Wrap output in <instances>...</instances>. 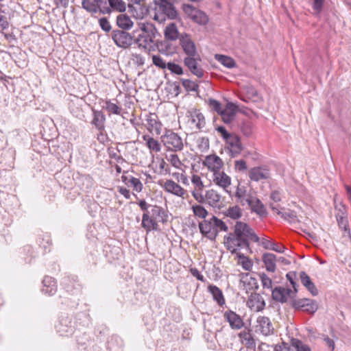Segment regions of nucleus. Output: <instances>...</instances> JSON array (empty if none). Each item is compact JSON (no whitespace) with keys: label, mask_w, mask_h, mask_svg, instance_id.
<instances>
[{"label":"nucleus","mask_w":351,"mask_h":351,"mask_svg":"<svg viewBox=\"0 0 351 351\" xmlns=\"http://www.w3.org/2000/svg\"><path fill=\"white\" fill-rule=\"evenodd\" d=\"M60 285L65 291V295H60V298H64L61 304L71 308H76L79 305V296L82 291V286L77 276L73 274L64 275L61 280Z\"/></svg>","instance_id":"f257e3e1"},{"label":"nucleus","mask_w":351,"mask_h":351,"mask_svg":"<svg viewBox=\"0 0 351 351\" xmlns=\"http://www.w3.org/2000/svg\"><path fill=\"white\" fill-rule=\"evenodd\" d=\"M138 25L141 33L136 37L134 36V44H136L138 48L146 51H154L155 39L157 35H159L156 26L153 23L147 22L139 23Z\"/></svg>","instance_id":"f03ea898"},{"label":"nucleus","mask_w":351,"mask_h":351,"mask_svg":"<svg viewBox=\"0 0 351 351\" xmlns=\"http://www.w3.org/2000/svg\"><path fill=\"white\" fill-rule=\"evenodd\" d=\"M235 233L237 234V243L235 246L240 248H245L247 251L252 252L250 241L258 243L259 237L254 230L246 223L237 221L235 224Z\"/></svg>","instance_id":"7ed1b4c3"},{"label":"nucleus","mask_w":351,"mask_h":351,"mask_svg":"<svg viewBox=\"0 0 351 351\" xmlns=\"http://www.w3.org/2000/svg\"><path fill=\"white\" fill-rule=\"evenodd\" d=\"M154 12L153 19L157 21L169 20L181 21L178 12L174 5V2L171 1L160 0V1H152L150 7Z\"/></svg>","instance_id":"20e7f679"},{"label":"nucleus","mask_w":351,"mask_h":351,"mask_svg":"<svg viewBox=\"0 0 351 351\" xmlns=\"http://www.w3.org/2000/svg\"><path fill=\"white\" fill-rule=\"evenodd\" d=\"M199 232L203 237L215 241L219 231L226 232L228 230L227 225L221 219L213 216L209 220L204 219L199 223Z\"/></svg>","instance_id":"39448f33"},{"label":"nucleus","mask_w":351,"mask_h":351,"mask_svg":"<svg viewBox=\"0 0 351 351\" xmlns=\"http://www.w3.org/2000/svg\"><path fill=\"white\" fill-rule=\"evenodd\" d=\"M289 304L295 311H302L311 315H313L319 308L316 300L308 298L291 297Z\"/></svg>","instance_id":"423d86ee"},{"label":"nucleus","mask_w":351,"mask_h":351,"mask_svg":"<svg viewBox=\"0 0 351 351\" xmlns=\"http://www.w3.org/2000/svg\"><path fill=\"white\" fill-rule=\"evenodd\" d=\"M77 326L75 319L72 315L62 314L58 319L56 329L60 336L70 337L75 332Z\"/></svg>","instance_id":"0eeeda50"},{"label":"nucleus","mask_w":351,"mask_h":351,"mask_svg":"<svg viewBox=\"0 0 351 351\" xmlns=\"http://www.w3.org/2000/svg\"><path fill=\"white\" fill-rule=\"evenodd\" d=\"M128 30L119 29H113L111 32V38L114 45L121 49H125L130 48L134 44V34L137 30L133 32V34L129 33Z\"/></svg>","instance_id":"6e6552de"},{"label":"nucleus","mask_w":351,"mask_h":351,"mask_svg":"<svg viewBox=\"0 0 351 351\" xmlns=\"http://www.w3.org/2000/svg\"><path fill=\"white\" fill-rule=\"evenodd\" d=\"M182 9L186 16L193 23L199 25H206L209 22L208 15L202 10L197 9L193 5L183 3Z\"/></svg>","instance_id":"1a4fd4ad"},{"label":"nucleus","mask_w":351,"mask_h":351,"mask_svg":"<svg viewBox=\"0 0 351 351\" xmlns=\"http://www.w3.org/2000/svg\"><path fill=\"white\" fill-rule=\"evenodd\" d=\"M161 141L169 151L176 152L182 150L184 147L182 138L171 130H166L161 136Z\"/></svg>","instance_id":"9d476101"},{"label":"nucleus","mask_w":351,"mask_h":351,"mask_svg":"<svg viewBox=\"0 0 351 351\" xmlns=\"http://www.w3.org/2000/svg\"><path fill=\"white\" fill-rule=\"evenodd\" d=\"M226 147L229 150L230 155L234 158L238 156L242 152L243 147L239 135L232 133L228 138L224 140Z\"/></svg>","instance_id":"9b49d317"},{"label":"nucleus","mask_w":351,"mask_h":351,"mask_svg":"<svg viewBox=\"0 0 351 351\" xmlns=\"http://www.w3.org/2000/svg\"><path fill=\"white\" fill-rule=\"evenodd\" d=\"M179 41L184 53L186 56H197L196 46L188 34H180Z\"/></svg>","instance_id":"f8f14e48"},{"label":"nucleus","mask_w":351,"mask_h":351,"mask_svg":"<svg viewBox=\"0 0 351 351\" xmlns=\"http://www.w3.org/2000/svg\"><path fill=\"white\" fill-rule=\"evenodd\" d=\"M292 293L293 291L291 289L278 286L272 290L271 298L274 300L284 304L288 302L289 298L291 299V297H295Z\"/></svg>","instance_id":"ddd939ff"},{"label":"nucleus","mask_w":351,"mask_h":351,"mask_svg":"<svg viewBox=\"0 0 351 351\" xmlns=\"http://www.w3.org/2000/svg\"><path fill=\"white\" fill-rule=\"evenodd\" d=\"M91 112L92 119L90 122V125L97 130H104L106 121L104 112L101 110H97L93 107L91 108Z\"/></svg>","instance_id":"4468645a"},{"label":"nucleus","mask_w":351,"mask_h":351,"mask_svg":"<svg viewBox=\"0 0 351 351\" xmlns=\"http://www.w3.org/2000/svg\"><path fill=\"white\" fill-rule=\"evenodd\" d=\"M151 7V3L149 5L140 3L137 5L128 4V11L132 14V16L136 19H142L147 16L151 12H153Z\"/></svg>","instance_id":"2eb2a0df"},{"label":"nucleus","mask_w":351,"mask_h":351,"mask_svg":"<svg viewBox=\"0 0 351 351\" xmlns=\"http://www.w3.org/2000/svg\"><path fill=\"white\" fill-rule=\"evenodd\" d=\"M238 111V106L236 104L230 101L226 104V108L223 109L219 115L221 117L223 123L228 124L235 119Z\"/></svg>","instance_id":"dca6fc26"},{"label":"nucleus","mask_w":351,"mask_h":351,"mask_svg":"<svg viewBox=\"0 0 351 351\" xmlns=\"http://www.w3.org/2000/svg\"><path fill=\"white\" fill-rule=\"evenodd\" d=\"M223 317L232 329L239 330L244 326L241 317L232 310L226 311L223 313Z\"/></svg>","instance_id":"f3484780"},{"label":"nucleus","mask_w":351,"mask_h":351,"mask_svg":"<svg viewBox=\"0 0 351 351\" xmlns=\"http://www.w3.org/2000/svg\"><path fill=\"white\" fill-rule=\"evenodd\" d=\"M249 178L251 180L258 182L261 180H267L270 178L269 170L266 166L254 167L249 171Z\"/></svg>","instance_id":"a211bd4d"},{"label":"nucleus","mask_w":351,"mask_h":351,"mask_svg":"<svg viewBox=\"0 0 351 351\" xmlns=\"http://www.w3.org/2000/svg\"><path fill=\"white\" fill-rule=\"evenodd\" d=\"M159 181L158 184L168 193H172L178 197H182L184 194V189L172 180H167L164 184Z\"/></svg>","instance_id":"6ab92c4d"},{"label":"nucleus","mask_w":351,"mask_h":351,"mask_svg":"<svg viewBox=\"0 0 351 351\" xmlns=\"http://www.w3.org/2000/svg\"><path fill=\"white\" fill-rule=\"evenodd\" d=\"M247 304L250 308L254 309L257 312L263 310L265 306V302L263 298L260 293H251Z\"/></svg>","instance_id":"aec40b11"},{"label":"nucleus","mask_w":351,"mask_h":351,"mask_svg":"<svg viewBox=\"0 0 351 351\" xmlns=\"http://www.w3.org/2000/svg\"><path fill=\"white\" fill-rule=\"evenodd\" d=\"M108 1L105 0L103 5L95 7L93 3H90V1H82V8L92 16L98 12L102 14H110L111 12H105L103 11L105 8H109V5H108Z\"/></svg>","instance_id":"412c9836"},{"label":"nucleus","mask_w":351,"mask_h":351,"mask_svg":"<svg viewBox=\"0 0 351 351\" xmlns=\"http://www.w3.org/2000/svg\"><path fill=\"white\" fill-rule=\"evenodd\" d=\"M221 195L214 189H210L206 191V201L213 208L220 209L223 206L221 202Z\"/></svg>","instance_id":"4be33fe9"},{"label":"nucleus","mask_w":351,"mask_h":351,"mask_svg":"<svg viewBox=\"0 0 351 351\" xmlns=\"http://www.w3.org/2000/svg\"><path fill=\"white\" fill-rule=\"evenodd\" d=\"M300 280L302 285L310 292L313 296H317L319 291L309 276L304 271L300 272Z\"/></svg>","instance_id":"5701e85b"},{"label":"nucleus","mask_w":351,"mask_h":351,"mask_svg":"<svg viewBox=\"0 0 351 351\" xmlns=\"http://www.w3.org/2000/svg\"><path fill=\"white\" fill-rule=\"evenodd\" d=\"M13 16L14 12L8 8H4L0 11V33L9 28L10 21Z\"/></svg>","instance_id":"b1692460"},{"label":"nucleus","mask_w":351,"mask_h":351,"mask_svg":"<svg viewBox=\"0 0 351 351\" xmlns=\"http://www.w3.org/2000/svg\"><path fill=\"white\" fill-rule=\"evenodd\" d=\"M204 165L215 173L220 170L223 162L218 156L213 154L206 157Z\"/></svg>","instance_id":"393cba45"},{"label":"nucleus","mask_w":351,"mask_h":351,"mask_svg":"<svg viewBox=\"0 0 351 351\" xmlns=\"http://www.w3.org/2000/svg\"><path fill=\"white\" fill-rule=\"evenodd\" d=\"M42 292L49 295H54L57 291V282L55 278L46 276L43 280Z\"/></svg>","instance_id":"a878e982"},{"label":"nucleus","mask_w":351,"mask_h":351,"mask_svg":"<svg viewBox=\"0 0 351 351\" xmlns=\"http://www.w3.org/2000/svg\"><path fill=\"white\" fill-rule=\"evenodd\" d=\"M240 282L243 284L246 292L258 289L257 280L249 273L242 274Z\"/></svg>","instance_id":"bb28decb"},{"label":"nucleus","mask_w":351,"mask_h":351,"mask_svg":"<svg viewBox=\"0 0 351 351\" xmlns=\"http://www.w3.org/2000/svg\"><path fill=\"white\" fill-rule=\"evenodd\" d=\"M154 46H155V50L157 49L159 53L166 56L172 55L175 52V48L169 40H156Z\"/></svg>","instance_id":"cd10ccee"},{"label":"nucleus","mask_w":351,"mask_h":351,"mask_svg":"<svg viewBox=\"0 0 351 351\" xmlns=\"http://www.w3.org/2000/svg\"><path fill=\"white\" fill-rule=\"evenodd\" d=\"M150 215L156 222L165 223L168 221V215L166 211L157 205L152 206Z\"/></svg>","instance_id":"c85d7f7f"},{"label":"nucleus","mask_w":351,"mask_h":351,"mask_svg":"<svg viewBox=\"0 0 351 351\" xmlns=\"http://www.w3.org/2000/svg\"><path fill=\"white\" fill-rule=\"evenodd\" d=\"M123 347V342L121 337L115 335L108 337L106 342L108 351H122Z\"/></svg>","instance_id":"c756f323"},{"label":"nucleus","mask_w":351,"mask_h":351,"mask_svg":"<svg viewBox=\"0 0 351 351\" xmlns=\"http://www.w3.org/2000/svg\"><path fill=\"white\" fill-rule=\"evenodd\" d=\"M257 323L263 335L267 336L273 332L274 328L269 317L259 316L257 318Z\"/></svg>","instance_id":"7c9ffc66"},{"label":"nucleus","mask_w":351,"mask_h":351,"mask_svg":"<svg viewBox=\"0 0 351 351\" xmlns=\"http://www.w3.org/2000/svg\"><path fill=\"white\" fill-rule=\"evenodd\" d=\"M214 178L213 182L220 187H222L225 190L231 184V178L223 171L222 172H215L213 173Z\"/></svg>","instance_id":"2f4dec72"},{"label":"nucleus","mask_w":351,"mask_h":351,"mask_svg":"<svg viewBox=\"0 0 351 351\" xmlns=\"http://www.w3.org/2000/svg\"><path fill=\"white\" fill-rule=\"evenodd\" d=\"M262 261L267 271L274 272L276 271V255L269 252L263 253L262 255Z\"/></svg>","instance_id":"473e14b6"},{"label":"nucleus","mask_w":351,"mask_h":351,"mask_svg":"<svg viewBox=\"0 0 351 351\" xmlns=\"http://www.w3.org/2000/svg\"><path fill=\"white\" fill-rule=\"evenodd\" d=\"M116 24L119 29L130 30L134 25V22L126 14H120L117 16Z\"/></svg>","instance_id":"72a5a7b5"},{"label":"nucleus","mask_w":351,"mask_h":351,"mask_svg":"<svg viewBox=\"0 0 351 351\" xmlns=\"http://www.w3.org/2000/svg\"><path fill=\"white\" fill-rule=\"evenodd\" d=\"M109 8H105V12H112L113 11L121 13L126 10V4L123 0H108Z\"/></svg>","instance_id":"f704fd0d"},{"label":"nucleus","mask_w":351,"mask_h":351,"mask_svg":"<svg viewBox=\"0 0 351 351\" xmlns=\"http://www.w3.org/2000/svg\"><path fill=\"white\" fill-rule=\"evenodd\" d=\"M237 234L235 233V230L234 232H230L228 235H226L223 237V243L226 247V249L230 252L232 254H234L238 252V250L234 244L237 243Z\"/></svg>","instance_id":"c9c22d12"},{"label":"nucleus","mask_w":351,"mask_h":351,"mask_svg":"<svg viewBox=\"0 0 351 351\" xmlns=\"http://www.w3.org/2000/svg\"><path fill=\"white\" fill-rule=\"evenodd\" d=\"M208 290L212 294L213 300L218 305L221 306L225 304L226 301L223 293L219 287L213 285H210L208 287Z\"/></svg>","instance_id":"e433bc0d"},{"label":"nucleus","mask_w":351,"mask_h":351,"mask_svg":"<svg viewBox=\"0 0 351 351\" xmlns=\"http://www.w3.org/2000/svg\"><path fill=\"white\" fill-rule=\"evenodd\" d=\"M164 35L166 40H176L180 39V34L177 26L175 23H172L169 24L165 29Z\"/></svg>","instance_id":"4c0bfd02"},{"label":"nucleus","mask_w":351,"mask_h":351,"mask_svg":"<svg viewBox=\"0 0 351 351\" xmlns=\"http://www.w3.org/2000/svg\"><path fill=\"white\" fill-rule=\"evenodd\" d=\"M146 121L148 125L149 130H154L156 134H160L162 128V123L158 120V117L155 114H150L149 116H147Z\"/></svg>","instance_id":"58836bf2"},{"label":"nucleus","mask_w":351,"mask_h":351,"mask_svg":"<svg viewBox=\"0 0 351 351\" xmlns=\"http://www.w3.org/2000/svg\"><path fill=\"white\" fill-rule=\"evenodd\" d=\"M149 211L143 213L141 226L147 230L151 229L156 230L158 229V222L149 216Z\"/></svg>","instance_id":"ea45409f"},{"label":"nucleus","mask_w":351,"mask_h":351,"mask_svg":"<svg viewBox=\"0 0 351 351\" xmlns=\"http://www.w3.org/2000/svg\"><path fill=\"white\" fill-rule=\"evenodd\" d=\"M37 243L44 250L45 252H49L52 244L51 236L47 232L39 234L37 239Z\"/></svg>","instance_id":"a19ab883"},{"label":"nucleus","mask_w":351,"mask_h":351,"mask_svg":"<svg viewBox=\"0 0 351 351\" xmlns=\"http://www.w3.org/2000/svg\"><path fill=\"white\" fill-rule=\"evenodd\" d=\"M252 212L255 213L256 215L261 217H266L267 215V210L263 202L257 197H254V202L250 206Z\"/></svg>","instance_id":"79ce46f5"},{"label":"nucleus","mask_w":351,"mask_h":351,"mask_svg":"<svg viewBox=\"0 0 351 351\" xmlns=\"http://www.w3.org/2000/svg\"><path fill=\"white\" fill-rule=\"evenodd\" d=\"M221 213L226 217L236 220L241 217L242 210L239 206L235 205L234 206H230L227 210H223Z\"/></svg>","instance_id":"37998d69"},{"label":"nucleus","mask_w":351,"mask_h":351,"mask_svg":"<svg viewBox=\"0 0 351 351\" xmlns=\"http://www.w3.org/2000/svg\"><path fill=\"white\" fill-rule=\"evenodd\" d=\"M259 242L264 249L268 250H274L278 253H284L285 250L286 249L284 246H279L277 243H275L273 241L265 239H263Z\"/></svg>","instance_id":"c03bdc74"},{"label":"nucleus","mask_w":351,"mask_h":351,"mask_svg":"<svg viewBox=\"0 0 351 351\" xmlns=\"http://www.w3.org/2000/svg\"><path fill=\"white\" fill-rule=\"evenodd\" d=\"M215 58L219 62L226 68L232 69L236 66L235 60L230 56L222 54H216Z\"/></svg>","instance_id":"a18cd8bd"},{"label":"nucleus","mask_w":351,"mask_h":351,"mask_svg":"<svg viewBox=\"0 0 351 351\" xmlns=\"http://www.w3.org/2000/svg\"><path fill=\"white\" fill-rule=\"evenodd\" d=\"M191 122L196 123V127L198 130L202 129L206 125V121L204 114L197 110H195L194 114L191 115Z\"/></svg>","instance_id":"49530a36"},{"label":"nucleus","mask_w":351,"mask_h":351,"mask_svg":"<svg viewBox=\"0 0 351 351\" xmlns=\"http://www.w3.org/2000/svg\"><path fill=\"white\" fill-rule=\"evenodd\" d=\"M142 138L143 141H146V145L150 150L156 152H159L160 151V145L158 141L147 134L143 135Z\"/></svg>","instance_id":"de8ad7c7"},{"label":"nucleus","mask_w":351,"mask_h":351,"mask_svg":"<svg viewBox=\"0 0 351 351\" xmlns=\"http://www.w3.org/2000/svg\"><path fill=\"white\" fill-rule=\"evenodd\" d=\"M103 109H105L108 112L109 115L111 114L119 115L122 111L121 107L112 102L110 99L105 101V106L103 107Z\"/></svg>","instance_id":"09e8293b"},{"label":"nucleus","mask_w":351,"mask_h":351,"mask_svg":"<svg viewBox=\"0 0 351 351\" xmlns=\"http://www.w3.org/2000/svg\"><path fill=\"white\" fill-rule=\"evenodd\" d=\"M240 130L242 134L249 137L252 134L253 132V123L249 119L243 120L240 124Z\"/></svg>","instance_id":"8fccbe9b"},{"label":"nucleus","mask_w":351,"mask_h":351,"mask_svg":"<svg viewBox=\"0 0 351 351\" xmlns=\"http://www.w3.org/2000/svg\"><path fill=\"white\" fill-rule=\"evenodd\" d=\"M291 345L296 351H311L308 345L304 343L302 340L296 338H291Z\"/></svg>","instance_id":"3c124183"},{"label":"nucleus","mask_w":351,"mask_h":351,"mask_svg":"<svg viewBox=\"0 0 351 351\" xmlns=\"http://www.w3.org/2000/svg\"><path fill=\"white\" fill-rule=\"evenodd\" d=\"M336 219H337V221L338 226L339 227V228L343 230L344 235L345 236L347 235L349 237H350L351 233H350V229L349 228L348 217L339 216V217H336Z\"/></svg>","instance_id":"603ef678"},{"label":"nucleus","mask_w":351,"mask_h":351,"mask_svg":"<svg viewBox=\"0 0 351 351\" xmlns=\"http://www.w3.org/2000/svg\"><path fill=\"white\" fill-rule=\"evenodd\" d=\"M211 111L217 112L218 114L223 110L221 104L213 98H208L205 101Z\"/></svg>","instance_id":"864d4df0"},{"label":"nucleus","mask_w":351,"mask_h":351,"mask_svg":"<svg viewBox=\"0 0 351 351\" xmlns=\"http://www.w3.org/2000/svg\"><path fill=\"white\" fill-rule=\"evenodd\" d=\"M180 81L182 82V84L183 87L185 88V90L187 92H196L197 93L199 90V85L191 81V80H186V79H180Z\"/></svg>","instance_id":"5fc2aeb1"},{"label":"nucleus","mask_w":351,"mask_h":351,"mask_svg":"<svg viewBox=\"0 0 351 351\" xmlns=\"http://www.w3.org/2000/svg\"><path fill=\"white\" fill-rule=\"evenodd\" d=\"M71 113L75 116L76 118L83 120L85 117L83 110L80 105H76L75 104H71L70 107Z\"/></svg>","instance_id":"6e6d98bb"},{"label":"nucleus","mask_w":351,"mask_h":351,"mask_svg":"<svg viewBox=\"0 0 351 351\" xmlns=\"http://www.w3.org/2000/svg\"><path fill=\"white\" fill-rule=\"evenodd\" d=\"M201 61V58L199 55L197 53V56H187L184 58V64L189 69L194 66L195 64H197L198 62Z\"/></svg>","instance_id":"4d7b16f0"},{"label":"nucleus","mask_w":351,"mask_h":351,"mask_svg":"<svg viewBox=\"0 0 351 351\" xmlns=\"http://www.w3.org/2000/svg\"><path fill=\"white\" fill-rule=\"evenodd\" d=\"M235 254L237 255V257L239 259L243 260V261H242L243 268L245 270L250 271L253 266L252 261L247 256H245L243 254L237 252V253Z\"/></svg>","instance_id":"13d9d810"},{"label":"nucleus","mask_w":351,"mask_h":351,"mask_svg":"<svg viewBox=\"0 0 351 351\" xmlns=\"http://www.w3.org/2000/svg\"><path fill=\"white\" fill-rule=\"evenodd\" d=\"M192 210L195 216L202 219H205L208 214L205 208L201 205L193 206Z\"/></svg>","instance_id":"bf43d9fd"},{"label":"nucleus","mask_w":351,"mask_h":351,"mask_svg":"<svg viewBox=\"0 0 351 351\" xmlns=\"http://www.w3.org/2000/svg\"><path fill=\"white\" fill-rule=\"evenodd\" d=\"M277 215H280L282 219L289 221H293L296 218V213L294 210H288L287 211L282 212L278 210Z\"/></svg>","instance_id":"052dcab7"},{"label":"nucleus","mask_w":351,"mask_h":351,"mask_svg":"<svg viewBox=\"0 0 351 351\" xmlns=\"http://www.w3.org/2000/svg\"><path fill=\"white\" fill-rule=\"evenodd\" d=\"M171 73L181 75L184 73L183 69L181 66L174 62H169L167 67Z\"/></svg>","instance_id":"680f3d73"},{"label":"nucleus","mask_w":351,"mask_h":351,"mask_svg":"<svg viewBox=\"0 0 351 351\" xmlns=\"http://www.w3.org/2000/svg\"><path fill=\"white\" fill-rule=\"evenodd\" d=\"M152 58L153 64L158 68L165 69L167 67V63L160 56L153 55Z\"/></svg>","instance_id":"e2e57ef3"},{"label":"nucleus","mask_w":351,"mask_h":351,"mask_svg":"<svg viewBox=\"0 0 351 351\" xmlns=\"http://www.w3.org/2000/svg\"><path fill=\"white\" fill-rule=\"evenodd\" d=\"M259 277L261 278L263 288L271 289L272 287V280L265 273H260Z\"/></svg>","instance_id":"0e129e2a"},{"label":"nucleus","mask_w":351,"mask_h":351,"mask_svg":"<svg viewBox=\"0 0 351 351\" xmlns=\"http://www.w3.org/2000/svg\"><path fill=\"white\" fill-rule=\"evenodd\" d=\"M99 27L105 32H109L112 29V26L106 17H101L98 21Z\"/></svg>","instance_id":"69168bd1"},{"label":"nucleus","mask_w":351,"mask_h":351,"mask_svg":"<svg viewBox=\"0 0 351 351\" xmlns=\"http://www.w3.org/2000/svg\"><path fill=\"white\" fill-rule=\"evenodd\" d=\"M129 181L130 184L132 185L134 191L138 193L142 191L143 186L138 178L130 176Z\"/></svg>","instance_id":"338daca9"},{"label":"nucleus","mask_w":351,"mask_h":351,"mask_svg":"<svg viewBox=\"0 0 351 351\" xmlns=\"http://www.w3.org/2000/svg\"><path fill=\"white\" fill-rule=\"evenodd\" d=\"M325 0H313L312 8L316 14L322 12Z\"/></svg>","instance_id":"774afa93"}]
</instances>
